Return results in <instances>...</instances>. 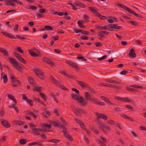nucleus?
<instances>
[{
  "instance_id": "43",
  "label": "nucleus",
  "mask_w": 146,
  "mask_h": 146,
  "mask_svg": "<svg viewBox=\"0 0 146 146\" xmlns=\"http://www.w3.org/2000/svg\"><path fill=\"white\" fill-rule=\"evenodd\" d=\"M122 101L127 102H132L130 100L128 97L122 98Z\"/></svg>"
},
{
  "instance_id": "24",
  "label": "nucleus",
  "mask_w": 146,
  "mask_h": 146,
  "mask_svg": "<svg viewBox=\"0 0 146 146\" xmlns=\"http://www.w3.org/2000/svg\"><path fill=\"white\" fill-rule=\"evenodd\" d=\"M7 97L10 100L13 101L15 104L17 103V102L15 98L12 95L9 94H7Z\"/></svg>"
},
{
  "instance_id": "29",
  "label": "nucleus",
  "mask_w": 146,
  "mask_h": 146,
  "mask_svg": "<svg viewBox=\"0 0 146 146\" xmlns=\"http://www.w3.org/2000/svg\"><path fill=\"white\" fill-rule=\"evenodd\" d=\"M61 82H59V84H58V85H57V86H59V87L62 89L65 90V91H68V89L66 88V87L64 86L62 84L60 83Z\"/></svg>"
},
{
  "instance_id": "44",
  "label": "nucleus",
  "mask_w": 146,
  "mask_h": 146,
  "mask_svg": "<svg viewBox=\"0 0 146 146\" xmlns=\"http://www.w3.org/2000/svg\"><path fill=\"white\" fill-rule=\"evenodd\" d=\"M41 87L40 86L38 87H36L34 88V90L40 93L41 92Z\"/></svg>"
},
{
  "instance_id": "42",
  "label": "nucleus",
  "mask_w": 146,
  "mask_h": 146,
  "mask_svg": "<svg viewBox=\"0 0 146 146\" xmlns=\"http://www.w3.org/2000/svg\"><path fill=\"white\" fill-rule=\"evenodd\" d=\"M65 137L70 141H72L73 140V137L70 135H66Z\"/></svg>"
},
{
  "instance_id": "15",
  "label": "nucleus",
  "mask_w": 146,
  "mask_h": 146,
  "mask_svg": "<svg viewBox=\"0 0 146 146\" xmlns=\"http://www.w3.org/2000/svg\"><path fill=\"white\" fill-rule=\"evenodd\" d=\"M28 80L29 83L32 86H35L37 85L34 79L31 76H29L28 78Z\"/></svg>"
},
{
  "instance_id": "47",
  "label": "nucleus",
  "mask_w": 146,
  "mask_h": 146,
  "mask_svg": "<svg viewBox=\"0 0 146 146\" xmlns=\"http://www.w3.org/2000/svg\"><path fill=\"white\" fill-rule=\"evenodd\" d=\"M40 95L41 97L44 99V101H45L47 100L46 96L43 93H41Z\"/></svg>"
},
{
  "instance_id": "21",
  "label": "nucleus",
  "mask_w": 146,
  "mask_h": 146,
  "mask_svg": "<svg viewBox=\"0 0 146 146\" xmlns=\"http://www.w3.org/2000/svg\"><path fill=\"white\" fill-rule=\"evenodd\" d=\"M26 113L30 115L31 116L33 117L35 119H36L38 115H36L33 112L31 111H26Z\"/></svg>"
},
{
  "instance_id": "23",
  "label": "nucleus",
  "mask_w": 146,
  "mask_h": 146,
  "mask_svg": "<svg viewBox=\"0 0 146 146\" xmlns=\"http://www.w3.org/2000/svg\"><path fill=\"white\" fill-rule=\"evenodd\" d=\"M28 51L30 55L33 57H36L39 56L38 54L35 53L32 50L29 49Z\"/></svg>"
},
{
  "instance_id": "12",
  "label": "nucleus",
  "mask_w": 146,
  "mask_h": 146,
  "mask_svg": "<svg viewBox=\"0 0 146 146\" xmlns=\"http://www.w3.org/2000/svg\"><path fill=\"white\" fill-rule=\"evenodd\" d=\"M66 62L67 64L70 65L72 67L75 68L76 69H78L79 68L78 66L74 62L67 60L66 61Z\"/></svg>"
},
{
  "instance_id": "46",
  "label": "nucleus",
  "mask_w": 146,
  "mask_h": 146,
  "mask_svg": "<svg viewBox=\"0 0 146 146\" xmlns=\"http://www.w3.org/2000/svg\"><path fill=\"white\" fill-rule=\"evenodd\" d=\"M16 69L18 71H19L21 73L23 72V70H22V66H19L18 67L15 66V67Z\"/></svg>"
},
{
  "instance_id": "48",
  "label": "nucleus",
  "mask_w": 146,
  "mask_h": 146,
  "mask_svg": "<svg viewBox=\"0 0 146 146\" xmlns=\"http://www.w3.org/2000/svg\"><path fill=\"white\" fill-rule=\"evenodd\" d=\"M86 88H88L89 90L94 93H96V91L94 89L88 85V87H87Z\"/></svg>"
},
{
  "instance_id": "61",
  "label": "nucleus",
  "mask_w": 146,
  "mask_h": 146,
  "mask_svg": "<svg viewBox=\"0 0 146 146\" xmlns=\"http://www.w3.org/2000/svg\"><path fill=\"white\" fill-rule=\"evenodd\" d=\"M84 22V21L82 20H79L78 21L77 23L78 24V26H79V25H81Z\"/></svg>"
},
{
  "instance_id": "27",
  "label": "nucleus",
  "mask_w": 146,
  "mask_h": 146,
  "mask_svg": "<svg viewBox=\"0 0 146 146\" xmlns=\"http://www.w3.org/2000/svg\"><path fill=\"white\" fill-rule=\"evenodd\" d=\"M43 115L46 118H47L48 117V116H50L51 113L48 110L45 109V111L43 113Z\"/></svg>"
},
{
  "instance_id": "59",
  "label": "nucleus",
  "mask_w": 146,
  "mask_h": 146,
  "mask_svg": "<svg viewBox=\"0 0 146 146\" xmlns=\"http://www.w3.org/2000/svg\"><path fill=\"white\" fill-rule=\"evenodd\" d=\"M17 50L21 53H23V51L21 48L20 47L17 48Z\"/></svg>"
},
{
  "instance_id": "1",
  "label": "nucleus",
  "mask_w": 146,
  "mask_h": 146,
  "mask_svg": "<svg viewBox=\"0 0 146 146\" xmlns=\"http://www.w3.org/2000/svg\"><path fill=\"white\" fill-rule=\"evenodd\" d=\"M116 5L123 8L125 11H127L128 13H129V14L128 15L130 16H131V15H135L136 17H142L141 15L136 13L132 10L124 5H122L120 3H118L116 4Z\"/></svg>"
},
{
  "instance_id": "6",
  "label": "nucleus",
  "mask_w": 146,
  "mask_h": 146,
  "mask_svg": "<svg viewBox=\"0 0 146 146\" xmlns=\"http://www.w3.org/2000/svg\"><path fill=\"white\" fill-rule=\"evenodd\" d=\"M98 125L100 128L105 133H107V131L105 129L108 130V131L111 130V128L109 127L106 125L103 122H99Z\"/></svg>"
},
{
  "instance_id": "33",
  "label": "nucleus",
  "mask_w": 146,
  "mask_h": 146,
  "mask_svg": "<svg viewBox=\"0 0 146 146\" xmlns=\"http://www.w3.org/2000/svg\"><path fill=\"white\" fill-rule=\"evenodd\" d=\"M123 109L119 107H117L114 109V111L115 113L117 112H120L122 111Z\"/></svg>"
},
{
  "instance_id": "64",
  "label": "nucleus",
  "mask_w": 146,
  "mask_h": 146,
  "mask_svg": "<svg viewBox=\"0 0 146 146\" xmlns=\"http://www.w3.org/2000/svg\"><path fill=\"white\" fill-rule=\"evenodd\" d=\"M84 139L87 144H89L90 142L89 141L87 137L86 136H84Z\"/></svg>"
},
{
  "instance_id": "49",
  "label": "nucleus",
  "mask_w": 146,
  "mask_h": 146,
  "mask_svg": "<svg viewBox=\"0 0 146 146\" xmlns=\"http://www.w3.org/2000/svg\"><path fill=\"white\" fill-rule=\"evenodd\" d=\"M74 32L76 33H82V31H83V29H74Z\"/></svg>"
},
{
  "instance_id": "32",
  "label": "nucleus",
  "mask_w": 146,
  "mask_h": 146,
  "mask_svg": "<svg viewBox=\"0 0 146 146\" xmlns=\"http://www.w3.org/2000/svg\"><path fill=\"white\" fill-rule=\"evenodd\" d=\"M121 116L125 119H129L130 121H134V120L132 119L131 118L127 116L125 114H122L121 115Z\"/></svg>"
},
{
  "instance_id": "34",
  "label": "nucleus",
  "mask_w": 146,
  "mask_h": 146,
  "mask_svg": "<svg viewBox=\"0 0 146 146\" xmlns=\"http://www.w3.org/2000/svg\"><path fill=\"white\" fill-rule=\"evenodd\" d=\"M45 29L46 31H54L52 27L49 25L45 26Z\"/></svg>"
},
{
  "instance_id": "58",
  "label": "nucleus",
  "mask_w": 146,
  "mask_h": 146,
  "mask_svg": "<svg viewBox=\"0 0 146 146\" xmlns=\"http://www.w3.org/2000/svg\"><path fill=\"white\" fill-rule=\"evenodd\" d=\"M15 28L14 29L15 31L17 32L18 30L19 25L18 24H15Z\"/></svg>"
},
{
  "instance_id": "9",
  "label": "nucleus",
  "mask_w": 146,
  "mask_h": 146,
  "mask_svg": "<svg viewBox=\"0 0 146 146\" xmlns=\"http://www.w3.org/2000/svg\"><path fill=\"white\" fill-rule=\"evenodd\" d=\"M1 125L6 128H8L10 127L11 125L9 122L7 120L0 119Z\"/></svg>"
},
{
  "instance_id": "26",
  "label": "nucleus",
  "mask_w": 146,
  "mask_h": 146,
  "mask_svg": "<svg viewBox=\"0 0 146 146\" xmlns=\"http://www.w3.org/2000/svg\"><path fill=\"white\" fill-rule=\"evenodd\" d=\"M50 78L53 83L55 84L56 86L59 84V82H61V81L60 80L58 81H57L55 79L54 77L51 76H50Z\"/></svg>"
},
{
  "instance_id": "5",
  "label": "nucleus",
  "mask_w": 146,
  "mask_h": 146,
  "mask_svg": "<svg viewBox=\"0 0 146 146\" xmlns=\"http://www.w3.org/2000/svg\"><path fill=\"white\" fill-rule=\"evenodd\" d=\"M10 62L13 65L14 67L15 66L18 67L22 66V64L18 62L15 58L12 57H10L9 58Z\"/></svg>"
},
{
  "instance_id": "35",
  "label": "nucleus",
  "mask_w": 146,
  "mask_h": 146,
  "mask_svg": "<svg viewBox=\"0 0 146 146\" xmlns=\"http://www.w3.org/2000/svg\"><path fill=\"white\" fill-rule=\"evenodd\" d=\"M97 29H98L106 30L108 28L105 26H97Z\"/></svg>"
},
{
  "instance_id": "57",
  "label": "nucleus",
  "mask_w": 146,
  "mask_h": 146,
  "mask_svg": "<svg viewBox=\"0 0 146 146\" xmlns=\"http://www.w3.org/2000/svg\"><path fill=\"white\" fill-rule=\"evenodd\" d=\"M102 31H99L98 32V33L99 34L98 35V36L101 37L102 38H105V36L104 35L103 33H102Z\"/></svg>"
},
{
  "instance_id": "13",
  "label": "nucleus",
  "mask_w": 146,
  "mask_h": 146,
  "mask_svg": "<svg viewBox=\"0 0 146 146\" xmlns=\"http://www.w3.org/2000/svg\"><path fill=\"white\" fill-rule=\"evenodd\" d=\"M43 60L46 63L50 64L51 66H54L55 64L54 62H52L50 59L47 57H44Z\"/></svg>"
},
{
  "instance_id": "62",
  "label": "nucleus",
  "mask_w": 146,
  "mask_h": 146,
  "mask_svg": "<svg viewBox=\"0 0 146 146\" xmlns=\"http://www.w3.org/2000/svg\"><path fill=\"white\" fill-rule=\"evenodd\" d=\"M4 115V111L3 110H1L0 111V117H2Z\"/></svg>"
},
{
  "instance_id": "18",
  "label": "nucleus",
  "mask_w": 146,
  "mask_h": 146,
  "mask_svg": "<svg viewBox=\"0 0 146 146\" xmlns=\"http://www.w3.org/2000/svg\"><path fill=\"white\" fill-rule=\"evenodd\" d=\"M1 79L3 78V82L6 84V83L8 80V79L7 75L5 74L4 73L2 72L1 73Z\"/></svg>"
},
{
  "instance_id": "7",
  "label": "nucleus",
  "mask_w": 146,
  "mask_h": 146,
  "mask_svg": "<svg viewBox=\"0 0 146 146\" xmlns=\"http://www.w3.org/2000/svg\"><path fill=\"white\" fill-rule=\"evenodd\" d=\"M76 100L80 103V106H85L88 104V102L86 100H84L83 97L81 96L79 98L78 97Z\"/></svg>"
},
{
  "instance_id": "2",
  "label": "nucleus",
  "mask_w": 146,
  "mask_h": 146,
  "mask_svg": "<svg viewBox=\"0 0 146 146\" xmlns=\"http://www.w3.org/2000/svg\"><path fill=\"white\" fill-rule=\"evenodd\" d=\"M89 9L96 16L99 17L100 18H102L103 17H104V18H115L114 17H113L110 16L106 17V16L101 15L96 10V8L95 7H89Z\"/></svg>"
},
{
  "instance_id": "60",
  "label": "nucleus",
  "mask_w": 146,
  "mask_h": 146,
  "mask_svg": "<svg viewBox=\"0 0 146 146\" xmlns=\"http://www.w3.org/2000/svg\"><path fill=\"white\" fill-rule=\"evenodd\" d=\"M51 96L53 98L54 100L57 103H58V102L55 96L53 94H51Z\"/></svg>"
},
{
  "instance_id": "55",
  "label": "nucleus",
  "mask_w": 146,
  "mask_h": 146,
  "mask_svg": "<svg viewBox=\"0 0 146 146\" xmlns=\"http://www.w3.org/2000/svg\"><path fill=\"white\" fill-rule=\"evenodd\" d=\"M125 106L127 108L130 109L131 111L134 110L133 108L129 105H125Z\"/></svg>"
},
{
  "instance_id": "54",
  "label": "nucleus",
  "mask_w": 146,
  "mask_h": 146,
  "mask_svg": "<svg viewBox=\"0 0 146 146\" xmlns=\"http://www.w3.org/2000/svg\"><path fill=\"white\" fill-rule=\"evenodd\" d=\"M106 55H104L101 58H98V60L100 61H102L103 60L106 58H107Z\"/></svg>"
},
{
  "instance_id": "19",
  "label": "nucleus",
  "mask_w": 146,
  "mask_h": 146,
  "mask_svg": "<svg viewBox=\"0 0 146 146\" xmlns=\"http://www.w3.org/2000/svg\"><path fill=\"white\" fill-rule=\"evenodd\" d=\"M76 82L82 88H86L88 87V85L83 82L77 80Z\"/></svg>"
},
{
  "instance_id": "30",
  "label": "nucleus",
  "mask_w": 146,
  "mask_h": 146,
  "mask_svg": "<svg viewBox=\"0 0 146 146\" xmlns=\"http://www.w3.org/2000/svg\"><path fill=\"white\" fill-rule=\"evenodd\" d=\"M38 128H35L33 130V133L35 135H38L40 134V133H39V130H38Z\"/></svg>"
},
{
  "instance_id": "22",
  "label": "nucleus",
  "mask_w": 146,
  "mask_h": 146,
  "mask_svg": "<svg viewBox=\"0 0 146 146\" xmlns=\"http://www.w3.org/2000/svg\"><path fill=\"white\" fill-rule=\"evenodd\" d=\"M0 52H1L5 56H9L7 51L5 49L0 47Z\"/></svg>"
},
{
  "instance_id": "38",
  "label": "nucleus",
  "mask_w": 146,
  "mask_h": 146,
  "mask_svg": "<svg viewBox=\"0 0 146 146\" xmlns=\"http://www.w3.org/2000/svg\"><path fill=\"white\" fill-rule=\"evenodd\" d=\"M19 142L21 144L24 145L26 143L27 140L25 139H21L20 140Z\"/></svg>"
},
{
  "instance_id": "17",
  "label": "nucleus",
  "mask_w": 146,
  "mask_h": 146,
  "mask_svg": "<svg viewBox=\"0 0 146 146\" xmlns=\"http://www.w3.org/2000/svg\"><path fill=\"white\" fill-rule=\"evenodd\" d=\"M129 56L131 58H135L136 57V54L134 52V49L132 48L130 50V52L129 53Z\"/></svg>"
},
{
  "instance_id": "4",
  "label": "nucleus",
  "mask_w": 146,
  "mask_h": 146,
  "mask_svg": "<svg viewBox=\"0 0 146 146\" xmlns=\"http://www.w3.org/2000/svg\"><path fill=\"white\" fill-rule=\"evenodd\" d=\"M73 110L75 114L78 116H80L81 115V113L84 114H86L87 113L85 110L80 108H74Z\"/></svg>"
},
{
  "instance_id": "52",
  "label": "nucleus",
  "mask_w": 146,
  "mask_h": 146,
  "mask_svg": "<svg viewBox=\"0 0 146 146\" xmlns=\"http://www.w3.org/2000/svg\"><path fill=\"white\" fill-rule=\"evenodd\" d=\"M26 101L31 106H33V102L31 100L29 99H28Z\"/></svg>"
},
{
  "instance_id": "50",
  "label": "nucleus",
  "mask_w": 146,
  "mask_h": 146,
  "mask_svg": "<svg viewBox=\"0 0 146 146\" xmlns=\"http://www.w3.org/2000/svg\"><path fill=\"white\" fill-rule=\"evenodd\" d=\"M71 96L72 99L75 100H77L78 97L77 95L75 94H72Z\"/></svg>"
},
{
  "instance_id": "20",
  "label": "nucleus",
  "mask_w": 146,
  "mask_h": 146,
  "mask_svg": "<svg viewBox=\"0 0 146 146\" xmlns=\"http://www.w3.org/2000/svg\"><path fill=\"white\" fill-rule=\"evenodd\" d=\"M10 1L11 0H5V2H6L5 5L7 6H11L12 7H15V4L13 3V2H11Z\"/></svg>"
},
{
  "instance_id": "3",
  "label": "nucleus",
  "mask_w": 146,
  "mask_h": 146,
  "mask_svg": "<svg viewBox=\"0 0 146 146\" xmlns=\"http://www.w3.org/2000/svg\"><path fill=\"white\" fill-rule=\"evenodd\" d=\"M92 104L98 106H105L106 104L103 102H101L98 99L94 97L92 98L90 101Z\"/></svg>"
},
{
  "instance_id": "51",
  "label": "nucleus",
  "mask_w": 146,
  "mask_h": 146,
  "mask_svg": "<svg viewBox=\"0 0 146 146\" xmlns=\"http://www.w3.org/2000/svg\"><path fill=\"white\" fill-rule=\"evenodd\" d=\"M11 78V82L13 83H15L17 80L16 78L14 76H12Z\"/></svg>"
},
{
  "instance_id": "63",
  "label": "nucleus",
  "mask_w": 146,
  "mask_h": 146,
  "mask_svg": "<svg viewBox=\"0 0 146 146\" xmlns=\"http://www.w3.org/2000/svg\"><path fill=\"white\" fill-rule=\"evenodd\" d=\"M72 90L74 91L77 94H79V91L77 89L73 88L72 89Z\"/></svg>"
},
{
  "instance_id": "31",
  "label": "nucleus",
  "mask_w": 146,
  "mask_h": 146,
  "mask_svg": "<svg viewBox=\"0 0 146 146\" xmlns=\"http://www.w3.org/2000/svg\"><path fill=\"white\" fill-rule=\"evenodd\" d=\"M60 141L59 139H53L49 140L47 141L48 142H52L55 143H57Z\"/></svg>"
},
{
  "instance_id": "10",
  "label": "nucleus",
  "mask_w": 146,
  "mask_h": 146,
  "mask_svg": "<svg viewBox=\"0 0 146 146\" xmlns=\"http://www.w3.org/2000/svg\"><path fill=\"white\" fill-rule=\"evenodd\" d=\"M96 114L97 115L96 119L97 121H98L100 118H102L105 120L108 119L107 116L104 114L96 113Z\"/></svg>"
},
{
  "instance_id": "25",
  "label": "nucleus",
  "mask_w": 146,
  "mask_h": 146,
  "mask_svg": "<svg viewBox=\"0 0 146 146\" xmlns=\"http://www.w3.org/2000/svg\"><path fill=\"white\" fill-rule=\"evenodd\" d=\"M85 97L87 100H89L90 101L92 98L91 97V95L88 92H85Z\"/></svg>"
},
{
  "instance_id": "45",
  "label": "nucleus",
  "mask_w": 146,
  "mask_h": 146,
  "mask_svg": "<svg viewBox=\"0 0 146 146\" xmlns=\"http://www.w3.org/2000/svg\"><path fill=\"white\" fill-rule=\"evenodd\" d=\"M16 36L17 38L20 40H25L27 39L25 37L20 36L18 35H16Z\"/></svg>"
},
{
  "instance_id": "37",
  "label": "nucleus",
  "mask_w": 146,
  "mask_h": 146,
  "mask_svg": "<svg viewBox=\"0 0 146 146\" xmlns=\"http://www.w3.org/2000/svg\"><path fill=\"white\" fill-rule=\"evenodd\" d=\"M106 86H107L106 87H107L113 88H118L119 87L118 86H116L114 85L110 84H107Z\"/></svg>"
},
{
  "instance_id": "16",
  "label": "nucleus",
  "mask_w": 146,
  "mask_h": 146,
  "mask_svg": "<svg viewBox=\"0 0 146 146\" xmlns=\"http://www.w3.org/2000/svg\"><path fill=\"white\" fill-rule=\"evenodd\" d=\"M107 26L109 27L110 29H121L122 27L118 26L117 24H110L107 25Z\"/></svg>"
},
{
  "instance_id": "41",
  "label": "nucleus",
  "mask_w": 146,
  "mask_h": 146,
  "mask_svg": "<svg viewBox=\"0 0 146 146\" xmlns=\"http://www.w3.org/2000/svg\"><path fill=\"white\" fill-rule=\"evenodd\" d=\"M106 102H107L108 104L112 106H114V104L112 103L111 102L110 100L109 99L106 98L105 100H104Z\"/></svg>"
},
{
  "instance_id": "53",
  "label": "nucleus",
  "mask_w": 146,
  "mask_h": 146,
  "mask_svg": "<svg viewBox=\"0 0 146 146\" xmlns=\"http://www.w3.org/2000/svg\"><path fill=\"white\" fill-rule=\"evenodd\" d=\"M51 38L53 40L54 39L55 40H57L59 38V36H52Z\"/></svg>"
},
{
  "instance_id": "39",
  "label": "nucleus",
  "mask_w": 146,
  "mask_h": 146,
  "mask_svg": "<svg viewBox=\"0 0 146 146\" xmlns=\"http://www.w3.org/2000/svg\"><path fill=\"white\" fill-rule=\"evenodd\" d=\"M51 124H42L41 125V126L42 127H47L49 129H50L51 128Z\"/></svg>"
},
{
  "instance_id": "56",
  "label": "nucleus",
  "mask_w": 146,
  "mask_h": 146,
  "mask_svg": "<svg viewBox=\"0 0 146 146\" xmlns=\"http://www.w3.org/2000/svg\"><path fill=\"white\" fill-rule=\"evenodd\" d=\"M60 120L62 121V123L64 125H66V121L62 117L60 118Z\"/></svg>"
},
{
  "instance_id": "36",
  "label": "nucleus",
  "mask_w": 146,
  "mask_h": 146,
  "mask_svg": "<svg viewBox=\"0 0 146 146\" xmlns=\"http://www.w3.org/2000/svg\"><path fill=\"white\" fill-rule=\"evenodd\" d=\"M14 124L16 125H22L24 124V123L23 122L19 121H15L14 122Z\"/></svg>"
},
{
  "instance_id": "8",
  "label": "nucleus",
  "mask_w": 146,
  "mask_h": 146,
  "mask_svg": "<svg viewBox=\"0 0 146 146\" xmlns=\"http://www.w3.org/2000/svg\"><path fill=\"white\" fill-rule=\"evenodd\" d=\"M34 71L35 73L41 79L43 80L44 79V73L36 69L34 70Z\"/></svg>"
},
{
  "instance_id": "28",
  "label": "nucleus",
  "mask_w": 146,
  "mask_h": 146,
  "mask_svg": "<svg viewBox=\"0 0 146 146\" xmlns=\"http://www.w3.org/2000/svg\"><path fill=\"white\" fill-rule=\"evenodd\" d=\"M59 121L57 122L51 121L50 122V124L53 125L54 126L56 127H59Z\"/></svg>"
},
{
  "instance_id": "11",
  "label": "nucleus",
  "mask_w": 146,
  "mask_h": 146,
  "mask_svg": "<svg viewBox=\"0 0 146 146\" xmlns=\"http://www.w3.org/2000/svg\"><path fill=\"white\" fill-rule=\"evenodd\" d=\"M14 54L15 57L20 62L23 63L25 64H26V62L24 60V58L21 56L19 54L15 52Z\"/></svg>"
},
{
  "instance_id": "40",
  "label": "nucleus",
  "mask_w": 146,
  "mask_h": 146,
  "mask_svg": "<svg viewBox=\"0 0 146 146\" xmlns=\"http://www.w3.org/2000/svg\"><path fill=\"white\" fill-rule=\"evenodd\" d=\"M28 8L29 9L35 10L37 9V7L34 6L30 5L28 6Z\"/></svg>"
},
{
  "instance_id": "14",
  "label": "nucleus",
  "mask_w": 146,
  "mask_h": 146,
  "mask_svg": "<svg viewBox=\"0 0 146 146\" xmlns=\"http://www.w3.org/2000/svg\"><path fill=\"white\" fill-rule=\"evenodd\" d=\"M1 33L6 37L11 39L16 38V37L13 35H10L9 33L5 31H2Z\"/></svg>"
}]
</instances>
